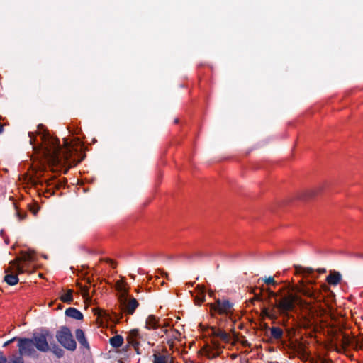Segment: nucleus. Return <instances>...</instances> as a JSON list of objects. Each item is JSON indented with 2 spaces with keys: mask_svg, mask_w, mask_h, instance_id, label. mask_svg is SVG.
Returning a JSON list of instances; mask_svg holds the SVG:
<instances>
[{
  "mask_svg": "<svg viewBox=\"0 0 363 363\" xmlns=\"http://www.w3.org/2000/svg\"><path fill=\"white\" fill-rule=\"evenodd\" d=\"M37 128L35 133H28L30 143L33 150L40 152L52 166L67 167L64 171V174H67L70 167L82 162L83 157L79 158L78 151L67 139L64 140L62 147L59 139L52 136L43 124H39Z\"/></svg>",
  "mask_w": 363,
  "mask_h": 363,
  "instance_id": "nucleus-1",
  "label": "nucleus"
},
{
  "mask_svg": "<svg viewBox=\"0 0 363 363\" xmlns=\"http://www.w3.org/2000/svg\"><path fill=\"white\" fill-rule=\"evenodd\" d=\"M267 296L264 297L262 289L258 287L251 286V305L254 301L262 302L267 299L272 308L262 307V313L270 319H276L278 315L289 317V312L292 311L295 308L297 301V296L291 292L290 286H284L279 288L277 291L269 289H267Z\"/></svg>",
  "mask_w": 363,
  "mask_h": 363,
  "instance_id": "nucleus-2",
  "label": "nucleus"
},
{
  "mask_svg": "<svg viewBox=\"0 0 363 363\" xmlns=\"http://www.w3.org/2000/svg\"><path fill=\"white\" fill-rule=\"evenodd\" d=\"M53 339V335L47 328L40 329V332L34 333L31 337H13L3 344L6 347L10 344L17 342L18 352L9 356V363H24L23 357H38V351L48 352L51 347L49 341Z\"/></svg>",
  "mask_w": 363,
  "mask_h": 363,
  "instance_id": "nucleus-3",
  "label": "nucleus"
},
{
  "mask_svg": "<svg viewBox=\"0 0 363 363\" xmlns=\"http://www.w3.org/2000/svg\"><path fill=\"white\" fill-rule=\"evenodd\" d=\"M210 330V335L213 338L212 340V346L206 345L203 349L208 358L212 359L218 357L222 351V347L214 340L215 338H218L225 343L238 340V337L235 333L231 335L220 328L211 327Z\"/></svg>",
  "mask_w": 363,
  "mask_h": 363,
  "instance_id": "nucleus-4",
  "label": "nucleus"
},
{
  "mask_svg": "<svg viewBox=\"0 0 363 363\" xmlns=\"http://www.w3.org/2000/svg\"><path fill=\"white\" fill-rule=\"evenodd\" d=\"M56 338L58 342L65 349L70 351L76 350V341L74 340L71 330L68 327H60V330L56 333Z\"/></svg>",
  "mask_w": 363,
  "mask_h": 363,
  "instance_id": "nucleus-5",
  "label": "nucleus"
},
{
  "mask_svg": "<svg viewBox=\"0 0 363 363\" xmlns=\"http://www.w3.org/2000/svg\"><path fill=\"white\" fill-rule=\"evenodd\" d=\"M118 301L121 311L128 315H133L139 306L138 301L135 298L130 297L128 299V295H119Z\"/></svg>",
  "mask_w": 363,
  "mask_h": 363,
  "instance_id": "nucleus-6",
  "label": "nucleus"
},
{
  "mask_svg": "<svg viewBox=\"0 0 363 363\" xmlns=\"http://www.w3.org/2000/svg\"><path fill=\"white\" fill-rule=\"evenodd\" d=\"M211 310L219 314L228 315L232 313L233 303L227 299H217L214 303H211Z\"/></svg>",
  "mask_w": 363,
  "mask_h": 363,
  "instance_id": "nucleus-7",
  "label": "nucleus"
},
{
  "mask_svg": "<svg viewBox=\"0 0 363 363\" xmlns=\"http://www.w3.org/2000/svg\"><path fill=\"white\" fill-rule=\"evenodd\" d=\"M294 289L302 295L315 300L318 298L320 293V291L314 289L303 281H301L300 285L296 286Z\"/></svg>",
  "mask_w": 363,
  "mask_h": 363,
  "instance_id": "nucleus-8",
  "label": "nucleus"
},
{
  "mask_svg": "<svg viewBox=\"0 0 363 363\" xmlns=\"http://www.w3.org/2000/svg\"><path fill=\"white\" fill-rule=\"evenodd\" d=\"M138 339H142L138 329L131 330L126 337L128 344L132 345L135 350H138L140 345Z\"/></svg>",
  "mask_w": 363,
  "mask_h": 363,
  "instance_id": "nucleus-9",
  "label": "nucleus"
},
{
  "mask_svg": "<svg viewBox=\"0 0 363 363\" xmlns=\"http://www.w3.org/2000/svg\"><path fill=\"white\" fill-rule=\"evenodd\" d=\"M6 275L4 277V281L9 286H14L19 281L17 274H14L13 269L11 267H8L4 269Z\"/></svg>",
  "mask_w": 363,
  "mask_h": 363,
  "instance_id": "nucleus-10",
  "label": "nucleus"
},
{
  "mask_svg": "<svg viewBox=\"0 0 363 363\" xmlns=\"http://www.w3.org/2000/svg\"><path fill=\"white\" fill-rule=\"evenodd\" d=\"M342 274L337 271H330L326 277V281L331 286H337L342 280Z\"/></svg>",
  "mask_w": 363,
  "mask_h": 363,
  "instance_id": "nucleus-11",
  "label": "nucleus"
},
{
  "mask_svg": "<svg viewBox=\"0 0 363 363\" xmlns=\"http://www.w3.org/2000/svg\"><path fill=\"white\" fill-rule=\"evenodd\" d=\"M164 352L166 354L163 355H161L159 353H155L152 355L153 363H173V358L167 352L166 349L164 350Z\"/></svg>",
  "mask_w": 363,
  "mask_h": 363,
  "instance_id": "nucleus-12",
  "label": "nucleus"
},
{
  "mask_svg": "<svg viewBox=\"0 0 363 363\" xmlns=\"http://www.w3.org/2000/svg\"><path fill=\"white\" fill-rule=\"evenodd\" d=\"M145 327L147 330H156L160 328L159 318L154 315H148V317L146 318Z\"/></svg>",
  "mask_w": 363,
  "mask_h": 363,
  "instance_id": "nucleus-13",
  "label": "nucleus"
},
{
  "mask_svg": "<svg viewBox=\"0 0 363 363\" xmlns=\"http://www.w3.org/2000/svg\"><path fill=\"white\" fill-rule=\"evenodd\" d=\"M75 336L79 344L86 350H90L89 344L85 337L84 333L82 329H77L75 330Z\"/></svg>",
  "mask_w": 363,
  "mask_h": 363,
  "instance_id": "nucleus-14",
  "label": "nucleus"
},
{
  "mask_svg": "<svg viewBox=\"0 0 363 363\" xmlns=\"http://www.w3.org/2000/svg\"><path fill=\"white\" fill-rule=\"evenodd\" d=\"M65 315L68 317L72 318L75 320H82L83 319V314L81 311H79L78 309L75 308H68L65 311Z\"/></svg>",
  "mask_w": 363,
  "mask_h": 363,
  "instance_id": "nucleus-15",
  "label": "nucleus"
},
{
  "mask_svg": "<svg viewBox=\"0 0 363 363\" xmlns=\"http://www.w3.org/2000/svg\"><path fill=\"white\" fill-rule=\"evenodd\" d=\"M9 267H11L13 269L14 274H17V276L23 274L26 271L23 266L18 264V261L16 259L11 261Z\"/></svg>",
  "mask_w": 363,
  "mask_h": 363,
  "instance_id": "nucleus-16",
  "label": "nucleus"
},
{
  "mask_svg": "<svg viewBox=\"0 0 363 363\" xmlns=\"http://www.w3.org/2000/svg\"><path fill=\"white\" fill-rule=\"evenodd\" d=\"M270 337L275 340H280L283 336V330L279 327H272L269 328Z\"/></svg>",
  "mask_w": 363,
  "mask_h": 363,
  "instance_id": "nucleus-17",
  "label": "nucleus"
},
{
  "mask_svg": "<svg viewBox=\"0 0 363 363\" xmlns=\"http://www.w3.org/2000/svg\"><path fill=\"white\" fill-rule=\"evenodd\" d=\"M110 345L115 348L121 347L123 343V337L120 335H116L110 338Z\"/></svg>",
  "mask_w": 363,
  "mask_h": 363,
  "instance_id": "nucleus-18",
  "label": "nucleus"
},
{
  "mask_svg": "<svg viewBox=\"0 0 363 363\" xmlns=\"http://www.w3.org/2000/svg\"><path fill=\"white\" fill-rule=\"evenodd\" d=\"M51 347L50 350V351H52V353L57 357V358H61L64 356L65 354V351L60 348L56 343L53 342V343H50V346Z\"/></svg>",
  "mask_w": 363,
  "mask_h": 363,
  "instance_id": "nucleus-19",
  "label": "nucleus"
},
{
  "mask_svg": "<svg viewBox=\"0 0 363 363\" xmlns=\"http://www.w3.org/2000/svg\"><path fill=\"white\" fill-rule=\"evenodd\" d=\"M73 290L68 289L65 294L60 296V300L63 303H71L73 301Z\"/></svg>",
  "mask_w": 363,
  "mask_h": 363,
  "instance_id": "nucleus-20",
  "label": "nucleus"
},
{
  "mask_svg": "<svg viewBox=\"0 0 363 363\" xmlns=\"http://www.w3.org/2000/svg\"><path fill=\"white\" fill-rule=\"evenodd\" d=\"M296 274H311L313 273L314 269L311 267H303L301 266L295 267Z\"/></svg>",
  "mask_w": 363,
  "mask_h": 363,
  "instance_id": "nucleus-21",
  "label": "nucleus"
},
{
  "mask_svg": "<svg viewBox=\"0 0 363 363\" xmlns=\"http://www.w3.org/2000/svg\"><path fill=\"white\" fill-rule=\"evenodd\" d=\"M205 292L204 290L199 289L198 294L194 296V301L197 305H201L205 301Z\"/></svg>",
  "mask_w": 363,
  "mask_h": 363,
  "instance_id": "nucleus-22",
  "label": "nucleus"
},
{
  "mask_svg": "<svg viewBox=\"0 0 363 363\" xmlns=\"http://www.w3.org/2000/svg\"><path fill=\"white\" fill-rule=\"evenodd\" d=\"M342 337L340 340V344H341L342 347L343 348H346V347H349L351 345L352 340L349 337V335H347V334H345L344 333H342Z\"/></svg>",
  "mask_w": 363,
  "mask_h": 363,
  "instance_id": "nucleus-23",
  "label": "nucleus"
},
{
  "mask_svg": "<svg viewBox=\"0 0 363 363\" xmlns=\"http://www.w3.org/2000/svg\"><path fill=\"white\" fill-rule=\"evenodd\" d=\"M116 289L121 293L120 295L128 296V290L124 287L121 281H118L116 283Z\"/></svg>",
  "mask_w": 363,
  "mask_h": 363,
  "instance_id": "nucleus-24",
  "label": "nucleus"
},
{
  "mask_svg": "<svg viewBox=\"0 0 363 363\" xmlns=\"http://www.w3.org/2000/svg\"><path fill=\"white\" fill-rule=\"evenodd\" d=\"M323 186H324V185L321 184V185L315 187V189L308 190L307 191V193H306L307 194V196L308 197H313V196H315L318 195L323 190Z\"/></svg>",
  "mask_w": 363,
  "mask_h": 363,
  "instance_id": "nucleus-25",
  "label": "nucleus"
},
{
  "mask_svg": "<svg viewBox=\"0 0 363 363\" xmlns=\"http://www.w3.org/2000/svg\"><path fill=\"white\" fill-rule=\"evenodd\" d=\"M19 261L32 262L33 260V255L31 252H23L21 258L17 259Z\"/></svg>",
  "mask_w": 363,
  "mask_h": 363,
  "instance_id": "nucleus-26",
  "label": "nucleus"
},
{
  "mask_svg": "<svg viewBox=\"0 0 363 363\" xmlns=\"http://www.w3.org/2000/svg\"><path fill=\"white\" fill-rule=\"evenodd\" d=\"M82 295L84 298L86 300H90L91 298L89 296V287L87 286H80Z\"/></svg>",
  "mask_w": 363,
  "mask_h": 363,
  "instance_id": "nucleus-27",
  "label": "nucleus"
},
{
  "mask_svg": "<svg viewBox=\"0 0 363 363\" xmlns=\"http://www.w3.org/2000/svg\"><path fill=\"white\" fill-rule=\"evenodd\" d=\"M160 328V331L158 332V333H155L153 335H155V340H157V338H160V337H162L164 336V335L165 334H168V333L169 332V330L167 329H165L164 328Z\"/></svg>",
  "mask_w": 363,
  "mask_h": 363,
  "instance_id": "nucleus-28",
  "label": "nucleus"
},
{
  "mask_svg": "<svg viewBox=\"0 0 363 363\" xmlns=\"http://www.w3.org/2000/svg\"><path fill=\"white\" fill-rule=\"evenodd\" d=\"M263 281L268 285L272 284L275 286L278 284V283L274 280L273 277H269L268 278H265L264 279H263Z\"/></svg>",
  "mask_w": 363,
  "mask_h": 363,
  "instance_id": "nucleus-29",
  "label": "nucleus"
},
{
  "mask_svg": "<svg viewBox=\"0 0 363 363\" xmlns=\"http://www.w3.org/2000/svg\"><path fill=\"white\" fill-rule=\"evenodd\" d=\"M16 216L19 221H22L25 220L27 217V213L25 212H21L20 211H16Z\"/></svg>",
  "mask_w": 363,
  "mask_h": 363,
  "instance_id": "nucleus-30",
  "label": "nucleus"
},
{
  "mask_svg": "<svg viewBox=\"0 0 363 363\" xmlns=\"http://www.w3.org/2000/svg\"><path fill=\"white\" fill-rule=\"evenodd\" d=\"M349 256L357 259H363V252H350Z\"/></svg>",
  "mask_w": 363,
  "mask_h": 363,
  "instance_id": "nucleus-31",
  "label": "nucleus"
},
{
  "mask_svg": "<svg viewBox=\"0 0 363 363\" xmlns=\"http://www.w3.org/2000/svg\"><path fill=\"white\" fill-rule=\"evenodd\" d=\"M101 260L105 261L106 262L111 264L113 268L116 267V262L109 258L101 259Z\"/></svg>",
  "mask_w": 363,
  "mask_h": 363,
  "instance_id": "nucleus-32",
  "label": "nucleus"
},
{
  "mask_svg": "<svg viewBox=\"0 0 363 363\" xmlns=\"http://www.w3.org/2000/svg\"><path fill=\"white\" fill-rule=\"evenodd\" d=\"M9 363V358L7 359L3 352L0 351V363Z\"/></svg>",
  "mask_w": 363,
  "mask_h": 363,
  "instance_id": "nucleus-33",
  "label": "nucleus"
},
{
  "mask_svg": "<svg viewBox=\"0 0 363 363\" xmlns=\"http://www.w3.org/2000/svg\"><path fill=\"white\" fill-rule=\"evenodd\" d=\"M318 363H331V361L321 356L318 357Z\"/></svg>",
  "mask_w": 363,
  "mask_h": 363,
  "instance_id": "nucleus-34",
  "label": "nucleus"
},
{
  "mask_svg": "<svg viewBox=\"0 0 363 363\" xmlns=\"http://www.w3.org/2000/svg\"><path fill=\"white\" fill-rule=\"evenodd\" d=\"M39 207L38 206H33L30 207V211L34 214L36 215L38 212Z\"/></svg>",
  "mask_w": 363,
  "mask_h": 363,
  "instance_id": "nucleus-35",
  "label": "nucleus"
},
{
  "mask_svg": "<svg viewBox=\"0 0 363 363\" xmlns=\"http://www.w3.org/2000/svg\"><path fill=\"white\" fill-rule=\"evenodd\" d=\"M157 272H160V274L162 276H164L166 277V279H169V274L167 272H165L164 270L160 269H157Z\"/></svg>",
  "mask_w": 363,
  "mask_h": 363,
  "instance_id": "nucleus-36",
  "label": "nucleus"
},
{
  "mask_svg": "<svg viewBox=\"0 0 363 363\" xmlns=\"http://www.w3.org/2000/svg\"><path fill=\"white\" fill-rule=\"evenodd\" d=\"M317 272L319 273V274H324L326 272V269L325 268H319L317 269Z\"/></svg>",
  "mask_w": 363,
  "mask_h": 363,
  "instance_id": "nucleus-37",
  "label": "nucleus"
},
{
  "mask_svg": "<svg viewBox=\"0 0 363 363\" xmlns=\"http://www.w3.org/2000/svg\"><path fill=\"white\" fill-rule=\"evenodd\" d=\"M62 185H63V184L62 182H58L57 184H55V187L57 189H60V188H61V186H62Z\"/></svg>",
  "mask_w": 363,
  "mask_h": 363,
  "instance_id": "nucleus-38",
  "label": "nucleus"
},
{
  "mask_svg": "<svg viewBox=\"0 0 363 363\" xmlns=\"http://www.w3.org/2000/svg\"><path fill=\"white\" fill-rule=\"evenodd\" d=\"M309 363H318V358L315 359H311Z\"/></svg>",
  "mask_w": 363,
  "mask_h": 363,
  "instance_id": "nucleus-39",
  "label": "nucleus"
},
{
  "mask_svg": "<svg viewBox=\"0 0 363 363\" xmlns=\"http://www.w3.org/2000/svg\"><path fill=\"white\" fill-rule=\"evenodd\" d=\"M4 131V127L2 124L0 123V134Z\"/></svg>",
  "mask_w": 363,
  "mask_h": 363,
  "instance_id": "nucleus-40",
  "label": "nucleus"
},
{
  "mask_svg": "<svg viewBox=\"0 0 363 363\" xmlns=\"http://www.w3.org/2000/svg\"><path fill=\"white\" fill-rule=\"evenodd\" d=\"M242 344H243V345H248V342H247V340H242Z\"/></svg>",
  "mask_w": 363,
  "mask_h": 363,
  "instance_id": "nucleus-41",
  "label": "nucleus"
},
{
  "mask_svg": "<svg viewBox=\"0 0 363 363\" xmlns=\"http://www.w3.org/2000/svg\"><path fill=\"white\" fill-rule=\"evenodd\" d=\"M129 276H130V278H131V279H135V275H133V274H130Z\"/></svg>",
  "mask_w": 363,
  "mask_h": 363,
  "instance_id": "nucleus-42",
  "label": "nucleus"
},
{
  "mask_svg": "<svg viewBox=\"0 0 363 363\" xmlns=\"http://www.w3.org/2000/svg\"><path fill=\"white\" fill-rule=\"evenodd\" d=\"M167 343L169 344V345H172L173 342L172 340H168Z\"/></svg>",
  "mask_w": 363,
  "mask_h": 363,
  "instance_id": "nucleus-43",
  "label": "nucleus"
},
{
  "mask_svg": "<svg viewBox=\"0 0 363 363\" xmlns=\"http://www.w3.org/2000/svg\"><path fill=\"white\" fill-rule=\"evenodd\" d=\"M178 122H179V119H178V118H176V119L174 120V123H178Z\"/></svg>",
  "mask_w": 363,
  "mask_h": 363,
  "instance_id": "nucleus-44",
  "label": "nucleus"
},
{
  "mask_svg": "<svg viewBox=\"0 0 363 363\" xmlns=\"http://www.w3.org/2000/svg\"><path fill=\"white\" fill-rule=\"evenodd\" d=\"M173 333H179V332L177 330H174L172 331Z\"/></svg>",
  "mask_w": 363,
  "mask_h": 363,
  "instance_id": "nucleus-45",
  "label": "nucleus"
},
{
  "mask_svg": "<svg viewBox=\"0 0 363 363\" xmlns=\"http://www.w3.org/2000/svg\"><path fill=\"white\" fill-rule=\"evenodd\" d=\"M314 283H315L314 281H309L310 284H314Z\"/></svg>",
  "mask_w": 363,
  "mask_h": 363,
  "instance_id": "nucleus-46",
  "label": "nucleus"
},
{
  "mask_svg": "<svg viewBox=\"0 0 363 363\" xmlns=\"http://www.w3.org/2000/svg\"><path fill=\"white\" fill-rule=\"evenodd\" d=\"M362 348H363V345H362Z\"/></svg>",
  "mask_w": 363,
  "mask_h": 363,
  "instance_id": "nucleus-47",
  "label": "nucleus"
}]
</instances>
